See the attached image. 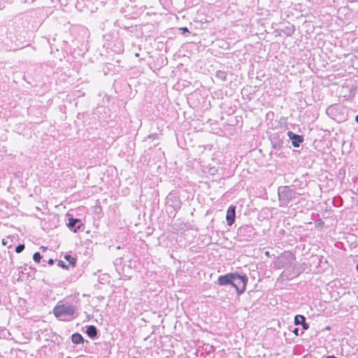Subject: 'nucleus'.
<instances>
[{
    "label": "nucleus",
    "mask_w": 358,
    "mask_h": 358,
    "mask_svg": "<svg viewBox=\"0 0 358 358\" xmlns=\"http://www.w3.org/2000/svg\"><path fill=\"white\" fill-rule=\"evenodd\" d=\"M48 263L50 264V265H52L54 264V260L52 259H50L48 262Z\"/></svg>",
    "instance_id": "obj_20"
},
{
    "label": "nucleus",
    "mask_w": 358,
    "mask_h": 358,
    "mask_svg": "<svg viewBox=\"0 0 358 358\" xmlns=\"http://www.w3.org/2000/svg\"><path fill=\"white\" fill-rule=\"evenodd\" d=\"M24 244H20L15 248V252L17 253H20L24 250Z\"/></svg>",
    "instance_id": "obj_16"
},
{
    "label": "nucleus",
    "mask_w": 358,
    "mask_h": 358,
    "mask_svg": "<svg viewBox=\"0 0 358 358\" xmlns=\"http://www.w3.org/2000/svg\"><path fill=\"white\" fill-rule=\"evenodd\" d=\"M216 76L222 80H225L227 78V73L224 71H218L216 73Z\"/></svg>",
    "instance_id": "obj_14"
},
{
    "label": "nucleus",
    "mask_w": 358,
    "mask_h": 358,
    "mask_svg": "<svg viewBox=\"0 0 358 358\" xmlns=\"http://www.w3.org/2000/svg\"><path fill=\"white\" fill-rule=\"evenodd\" d=\"M247 282L248 278L245 275L234 273V279L231 282V286L236 289L238 294H241L244 292Z\"/></svg>",
    "instance_id": "obj_5"
},
{
    "label": "nucleus",
    "mask_w": 358,
    "mask_h": 358,
    "mask_svg": "<svg viewBox=\"0 0 358 358\" xmlns=\"http://www.w3.org/2000/svg\"><path fill=\"white\" fill-rule=\"evenodd\" d=\"M357 271H358V264H357Z\"/></svg>",
    "instance_id": "obj_27"
},
{
    "label": "nucleus",
    "mask_w": 358,
    "mask_h": 358,
    "mask_svg": "<svg viewBox=\"0 0 358 358\" xmlns=\"http://www.w3.org/2000/svg\"><path fill=\"white\" fill-rule=\"evenodd\" d=\"M304 320H306V318L304 316H303L301 315H297L294 317V324L296 325L301 324Z\"/></svg>",
    "instance_id": "obj_12"
},
{
    "label": "nucleus",
    "mask_w": 358,
    "mask_h": 358,
    "mask_svg": "<svg viewBox=\"0 0 358 358\" xmlns=\"http://www.w3.org/2000/svg\"><path fill=\"white\" fill-rule=\"evenodd\" d=\"M278 199L280 206H287L291 201H294L299 194L288 186L281 187L278 189Z\"/></svg>",
    "instance_id": "obj_3"
},
{
    "label": "nucleus",
    "mask_w": 358,
    "mask_h": 358,
    "mask_svg": "<svg viewBox=\"0 0 358 358\" xmlns=\"http://www.w3.org/2000/svg\"><path fill=\"white\" fill-rule=\"evenodd\" d=\"M41 258H42V257H41V254L38 252H35L33 255L34 261L37 263L41 261Z\"/></svg>",
    "instance_id": "obj_15"
},
{
    "label": "nucleus",
    "mask_w": 358,
    "mask_h": 358,
    "mask_svg": "<svg viewBox=\"0 0 358 358\" xmlns=\"http://www.w3.org/2000/svg\"><path fill=\"white\" fill-rule=\"evenodd\" d=\"M181 29H182L184 32H188V31H189V30H188V29H187V27H182V28H181Z\"/></svg>",
    "instance_id": "obj_22"
},
{
    "label": "nucleus",
    "mask_w": 358,
    "mask_h": 358,
    "mask_svg": "<svg viewBox=\"0 0 358 358\" xmlns=\"http://www.w3.org/2000/svg\"><path fill=\"white\" fill-rule=\"evenodd\" d=\"M297 331H298V329H296H296L294 330V331H293V332H294L296 335H298Z\"/></svg>",
    "instance_id": "obj_24"
},
{
    "label": "nucleus",
    "mask_w": 358,
    "mask_h": 358,
    "mask_svg": "<svg viewBox=\"0 0 358 358\" xmlns=\"http://www.w3.org/2000/svg\"><path fill=\"white\" fill-rule=\"evenodd\" d=\"M80 221L78 219L70 218L69 220L68 227L73 230V231H76L77 229L80 228V224L76 227L77 224H80Z\"/></svg>",
    "instance_id": "obj_9"
},
{
    "label": "nucleus",
    "mask_w": 358,
    "mask_h": 358,
    "mask_svg": "<svg viewBox=\"0 0 358 358\" xmlns=\"http://www.w3.org/2000/svg\"><path fill=\"white\" fill-rule=\"evenodd\" d=\"M64 259L69 262V265L73 266L76 262V259L70 255H66Z\"/></svg>",
    "instance_id": "obj_13"
},
{
    "label": "nucleus",
    "mask_w": 358,
    "mask_h": 358,
    "mask_svg": "<svg viewBox=\"0 0 358 358\" xmlns=\"http://www.w3.org/2000/svg\"><path fill=\"white\" fill-rule=\"evenodd\" d=\"M265 255H266V256H269V252H268V251L265 252Z\"/></svg>",
    "instance_id": "obj_26"
},
{
    "label": "nucleus",
    "mask_w": 358,
    "mask_h": 358,
    "mask_svg": "<svg viewBox=\"0 0 358 358\" xmlns=\"http://www.w3.org/2000/svg\"><path fill=\"white\" fill-rule=\"evenodd\" d=\"M294 259V255L291 252L285 251L276 259L275 262V266L277 268L292 266Z\"/></svg>",
    "instance_id": "obj_4"
},
{
    "label": "nucleus",
    "mask_w": 358,
    "mask_h": 358,
    "mask_svg": "<svg viewBox=\"0 0 358 358\" xmlns=\"http://www.w3.org/2000/svg\"><path fill=\"white\" fill-rule=\"evenodd\" d=\"M2 244L3 245H6L8 244V241L6 239H2Z\"/></svg>",
    "instance_id": "obj_21"
},
{
    "label": "nucleus",
    "mask_w": 358,
    "mask_h": 358,
    "mask_svg": "<svg viewBox=\"0 0 358 358\" xmlns=\"http://www.w3.org/2000/svg\"><path fill=\"white\" fill-rule=\"evenodd\" d=\"M326 358H337V357H335L334 355H330V356H327Z\"/></svg>",
    "instance_id": "obj_23"
},
{
    "label": "nucleus",
    "mask_w": 358,
    "mask_h": 358,
    "mask_svg": "<svg viewBox=\"0 0 358 358\" xmlns=\"http://www.w3.org/2000/svg\"><path fill=\"white\" fill-rule=\"evenodd\" d=\"M241 231H246L249 233H252L253 232V228L252 227H250V226H246L242 229H241Z\"/></svg>",
    "instance_id": "obj_17"
},
{
    "label": "nucleus",
    "mask_w": 358,
    "mask_h": 358,
    "mask_svg": "<svg viewBox=\"0 0 358 358\" xmlns=\"http://www.w3.org/2000/svg\"><path fill=\"white\" fill-rule=\"evenodd\" d=\"M302 327L303 329L307 330L309 328L308 324L306 322V320L303 321V322L301 324Z\"/></svg>",
    "instance_id": "obj_19"
},
{
    "label": "nucleus",
    "mask_w": 358,
    "mask_h": 358,
    "mask_svg": "<svg viewBox=\"0 0 358 358\" xmlns=\"http://www.w3.org/2000/svg\"><path fill=\"white\" fill-rule=\"evenodd\" d=\"M58 266L62 267V268H68L69 267L65 264V263L62 261V260H59L58 261V263H57Z\"/></svg>",
    "instance_id": "obj_18"
},
{
    "label": "nucleus",
    "mask_w": 358,
    "mask_h": 358,
    "mask_svg": "<svg viewBox=\"0 0 358 358\" xmlns=\"http://www.w3.org/2000/svg\"><path fill=\"white\" fill-rule=\"evenodd\" d=\"M27 31L22 23L15 22L13 27L7 32V38L13 43L16 48L15 50L21 49L24 47Z\"/></svg>",
    "instance_id": "obj_1"
},
{
    "label": "nucleus",
    "mask_w": 358,
    "mask_h": 358,
    "mask_svg": "<svg viewBox=\"0 0 358 358\" xmlns=\"http://www.w3.org/2000/svg\"><path fill=\"white\" fill-rule=\"evenodd\" d=\"M133 358H136V357H133Z\"/></svg>",
    "instance_id": "obj_28"
},
{
    "label": "nucleus",
    "mask_w": 358,
    "mask_h": 358,
    "mask_svg": "<svg viewBox=\"0 0 358 358\" xmlns=\"http://www.w3.org/2000/svg\"><path fill=\"white\" fill-rule=\"evenodd\" d=\"M71 341L75 344H80L84 342V338L79 333H75L71 336Z\"/></svg>",
    "instance_id": "obj_11"
},
{
    "label": "nucleus",
    "mask_w": 358,
    "mask_h": 358,
    "mask_svg": "<svg viewBox=\"0 0 358 358\" xmlns=\"http://www.w3.org/2000/svg\"><path fill=\"white\" fill-rule=\"evenodd\" d=\"M355 120H356V122L358 123V115H356V117H355Z\"/></svg>",
    "instance_id": "obj_25"
},
{
    "label": "nucleus",
    "mask_w": 358,
    "mask_h": 358,
    "mask_svg": "<svg viewBox=\"0 0 358 358\" xmlns=\"http://www.w3.org/2000/svg\"><path fill=\"white\" fill-rule=\"evenodd\" d=\"M236 217V207L234 206H231L229 207L227 211V222L228 225H231L235 221Z\"/></svg>",
    "instance_id": "obj_8"
},
{
    "label": "nucleus",
    "mask_w": 358,
    "mask_h": 358,
    "mask_svg": "<svg viewBox=\"0 0 358 358\" xmlns=\"http://www.w3.org/2000/svg\"><path fill=\"white\" fill-rule=\"evenodd\" d=\"M86 334L90 338H94L97 335L96 327L94 325L87 326L86 329Z\"/></svg>",
    "instance_id": "obj_10"
},
{
    "label": "nucleus",
    "mask_w": 358,
    "mask_h": 358,
    "mask_svg": "<svg viewBox=\"0 0 358 358\" xmlns=\"http://www.w3.org/2000/svg\"><path fill=\"white\" fill-rule=\"evenodd\" d=\"M76 312L73 305L57 304L53 309V313L57 318L62 321H70Z\"/></svg>",
    "instance_id": "obj_2"
},
{
    "label": "nucleus",
    "mask_w": 358,
    "mask_h": 358,
    "mask_svg": "<svg viewBox=\"0 0 358 358\" xmlns=\"http://www.w3.org/2000/svg\"><path fill=\"white\" fill-rule=\"evenodd\" d=\"M234 279V273H227L223 275H220L218 278V284L220 285H231Z\"/></svg>",
    "instance_id": "obj_7"
},
{
    "label": "nucleus",
    "mask_w": 358,
    "mask_h": 358,
    "mask_svg": "<svg viewBox=\"0 0 358 358\" xmlns=\"http://www.w3.org/2000/svg\"><path fill=\"white\" fill-rule=\"evenodd\" d=\"M287 136L292 140V144L295 148L299 147L300 144L303 141V136L296 134L292 131H288Z\"/></svg>",
    "instance_id": "obj_6"
}]
</instances>
